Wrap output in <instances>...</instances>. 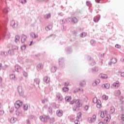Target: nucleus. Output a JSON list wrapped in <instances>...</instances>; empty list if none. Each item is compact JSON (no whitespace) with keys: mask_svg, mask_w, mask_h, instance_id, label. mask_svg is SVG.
<instances>
[{"mask_svg":"<svg viewBox=\"0 0 124 124\" xmlns=\"http://www.w3.org/2000/svg\"><path fill=\"white\" fill-rule=\"evenodd\" d=\"M79 107L78 106H75L73 108L74 111H78Z\"/></svg>","mask_w":124,"mask_h":124,"instance_id":"obj_45","label":"nucleus"},{"mask_svg":"<svg viewBox=\"0 0 124 124\" xmlns=\"http://www.w3.org/2000/svg\"><path fill=\"white\" fill-rule=\"evenodd\" d=\"M63 85L64 86H69V82L68 81L65 82L63 83Z\"/></svg>","mask_w":124,"mask_h":124,"instance_id":"obj_58","label":"nucleus"},{"mask_svg":"<svg viewBox=\"0 0 124 124\" xmlns=\"http://www.w3.org/2000/svg\"><path fill=\"white\" fill-rule=\"evenodd\" d=\"M19 2H21L22 4H25L27 2V0H20Z\"/></svg>","mask_w":124,"mask_h":124,"instance_id":"obj_53","label":"nucleus"},{"mask_svg":"<svg viewBox=\"0 0 124 124\" xmlns=\"http://www.w3.org/2000/svg\"><path fill=\"white\" fill-rule=\"evenodd\" d=\"M51 106H52V107L54 108V109H58L59 108V105L57 104H56V103H52L51 104Z\"/></svg>","mask_w":124,"mask_h":124,"instance_id":"obj_30","label":"nucleus"},{"mask_svg":"<svg viewBox=\"0 0 124 124\" xmlns=\"http://www.w3.org/2000/svg\"><path fill=\"white\" fill-rule=\"evenodd\" d=\"M56 98L59 101H62V94H61L60 93H57L56 94Z\"/></svg>","mask_w":124,"mask_h":124,"instance_id":"obj_13","label":"nucleus"},{"mask_svg":"<svg viewBox=\"0 0 124 124\" xmlns=\"http://www.w3.org/2000/svg\"><path fill=\"white\" fill-rule=\"evenodd\" d=\"M52 28H53V26L52 25H48L47 27H46V30L47 31H50V30H51L52 29Z\"/></svg>","mask_w":124,"mask_h":124,"instance_id":"obj_42","label":"nucleus"},{"mask_svg":"<svg viewBox=\"0 0 124 124\" xmlns=\"http://www.w3.org/2000/svg\"><path fill=\"white\" fill-rule=\"evenodd\" d=\"M99 64L101 66H102V65L103 64V59H101L100 60Z\"/></svg>","mask_w":124,"mask_h":124,"instance_id":"obj_59","label":"nucleus"},{"mask_svg":"<svg viewBox=\"0 0 124 124\" xmlns=\"http://www.w3.org/2000/svg\"><path fill=\"white\" fill-rule=\"evenodd\" d=\"M65 22V19H61L60 20V24L62 25L63 24H64Z\"/></svg>","mask_w":124,"mask_h":124,"instance_id":"obj_60","label":"nucleus"},{"mask_svg":"<svg viewBox=\"0 0 124 124\" xmlns=\"http://www.w3.org/2000/svg\"><path fill=\"white\" fill-rule=\"evenodd\" d=\"M102 98L103 100H108L109 97L107 95L104 94L102 96Z\"/></svg>","mask_w":124,"mask_h":124,"instance_id":"obj_34","label":"nucleus"},{"mask_svg":"<svg viewBox=\"0 0 124 124\" xmlns=\"http://www.w3.org/2000/svg\"><path fill=\"white\" fill-rule=\"evenodd\" d=\"M23 75L25 77H28V73L24 71L23 72Z\"/></svg>","mask_w":124,"mask_h":124,"instance_id":"obj_63","label":"nucleus"},{"mask_svg":"<svg viewBox=\"0 0 124 124\" xmlns=\"http://www.w3.org/2000/svg\"><path fill=\"white\" fill-rule=\"evenodd\" d=\"M44 81L45 82L46 84H48V83H50V78L48 77H45L44 78Z\"/></svg>","mask_w":124,"mask_h":124,"instance_id":"obj_25","label":"nucleus"},{"mask_svg":"<svg viewBox=\"0 0 124 124\" xmlns=\"http://www.w3.org/2000/svg\"><path fill=\"white\" fill-rule=\"evenodd\" d=\"M58 62L59 64V67L60 68H64L65 66V63H64V58L61 57L58 59Z\"/></svg>","mask_w":124,"mask_h":124,"instance_id":"obj_1","label":"nucleus"},{"mask_svg":"<svg viewBox=\"0 0 124 124\" xmlns=\"http://www.w3.org/2000/svg\"><path fill=\"white\" fill-rule=\"evenodd\" d=\"M86 84H87V82L86 81V80H82L80 81V83H79L80 87H85V86H86Z\"/></svg>","mask_w":124,"mask_h":124,"instance_id":"obj_15","label":"nucleus"},{"mask_svg":"<svg viewBox=\"0 0 124 124\" xmlns=\"http://www.w3.org/2000/svg\"><path fill=\"white\" fill-rule=\"evenodd\" d=\"M80 37H86L87 36V33L83 32L80 34Z\"/></svg>","mask_w":124,"mask_h":124,"instance_id":"obj_41","label":"nucleus"},{"mask_svg":"<svg viewBox=\"0 0 124 124\" xmlns=\"http://www.w3.org/2000/svg\"><path fill=\"white\" fill-rule=\"evenodd\" d=\"M4 13H8V11H9V8H6L4 9V10L3 11Z\"/></svg>","mask_w":124,"mask_h":124,"instance_id":"obj_50","label":"nucleus"},{"mask_svg":"<svg viewBox=\"0 0 124 124\" xmlns=\"http://www.w3.org/2000/svg\"><path fill=\"white\" fill-rule=\"evenodd\" d=\"M99 115H100L101 118H104L107 115V110H105V111H99Z\"/></svg>","mask_w":124,"mask_h":124,"instance_id":"obj_10","label":"nucleus"},{"mask_svg":"<svg viewBox=\"0 0 124 124\" xmlns=\"http://www.w3.org/2000/svg\"><path fill=\"white\" fill-rule=\"evenodd\" d=\"M81 116L82 113L81 112H78V113L76 119L75 121V124H80V121H79V120H80V118H81Z\"/></svg>","mask_w":124,"mask_h":124,"instance_id":"obj_7","label":"nucleus"},{"mask_svg":"<svg viewBox=\"0 0 124 124\" xmlns=\"http://www.w3.org/2000/svg\"><path fill=\"white\" fill-rule=\"evenodd\" d=\"M73 52V49L71 46H67L65 48V53L67 54H71Z\"/></svg>","mask_w":124,"mask_h":124,"instance_id":"obj_6","label":"nucleus"},{"mask_svg":"<svg viewBox=\"0 0 124 124\" xmlns=\"http://www.w3.org/2000/svg\"><path fill=\"white\" fill-rule=\"evenodd\" d=\"M27 40V36L22 34L21 36V43H24L25 41Z\"/></svg>","mask_w":124,"mask_h":124,"instance_id":"obj_23","label":"nucleus"},{"mask_svg":"<svg viewBox=\"0 0 124 124\" xmlns=\"http://www.w3.org/2000/svg\"><path fill=\"white\" fill-rule=\"evenodd\" d=\"M19 39H20V37L18 35H16L15 38V42L17 43L18 41H19Z\"/></svg>","mask_w":124,"mask_h":124,"instance_id":"obj_39","label":"nucleus"},{"mask_svg":"<svg viewBox=\"0 0 124 124\" xmlns=\"http://www.w3.org/2000/svg\"><path fill=\"white\" fill-rule=\"evenodd\" d=\"M99 77H100V78H102V79H107V78H108V76L104 74H100L99 75Z\"/></svg>","mask_w":124,"mask_h":124,"instance_id":"obj_26","label":"nucleus"},{"mask_svg":"<svg viewBox=\"0 0 124 124\" xmlns=\"http://www.w3.org/2000/svg\"><path fill=\"white\" fill-rule=\"evenodd\" d=\"M71 22L74 23V24H76L78 22V19L75 17H72L71 18Z\"/></svg>","mask_w":124,"mask_h":124,"instance_id":"obj_28","label":"nucleus"},{"mask_svg":"<svg viewBox=\"0 0 124 124\" xmlns=\"http://www.w3.org/2000/svg\"><path fill=\"white\" fill-rule=\"evenodd\" d=\"M112 62L113 63H116L118 61L117 60L116 58H113L112 59Z\"/></svg>","mask_w":124,"mask_h":124,"instance_id":"obj_55","label":"nucleus"},{"mask_svg":"<svg viewBox=\"0 0 124 124\" xmlns=\"http://www.w3.org/2000/svg\"><path fill=\"white\" fill-rule=\"evenodd\" d=\"M16 118H15L14 117H12L10 119V122L11 124H14V123H15V122H16Z\"/></svg>","mask_w":124,"mask_h":124,"instance_id":"obj_33","label":"nucleus"},{"mask_svg":"<svg viewBox=\"0 0 124 124\" xmlns=\"http://www.w3.org/2000/svg\"><path fill=\"white\" fill-rule=\"evenodd\" d=\"M115 112V108L114 107H110L109 113L110 114H113Z\"/></svg>","mask_w":124,"mask_h":124,"instance_id":"obj_36","label":"nucleus"},{"mask_svg":"<svg viewBox=\"0 0 124 124\" xmlns=\"http://www.w3.org/2000/svg\"><path fill=\"white\" fill-rule=\"evenodd\" d=\"M22 105H23V102L20 100L16 101L15 103V108L16 109H19Z\"/></svg>","mask_w":124,"mask_h":124,"instance_id":"obj_5","label":"nucleus"},{"mask_svg":"<svg viewBox=\"0 0 124 124\" xmlns=\"http://www.w3.org/2000/svg\"><path fill=\"white\" fill-rule=\"evenodd\" d=\"M99 83H100V79H96L93 82V86L96 87V86L99 84Z\"/></svg>","mask_w":124,"mask_h":124,"instance_id":"obj_14","label":"nucleus"},{"mask_svg":"<svg viewBox=\"0 0 124 124\" xmlns=\"http://www.w3.org/2000/svg\"><path fill=\"white\" fill-rule=\"evenodd\" d=\"M0 55H1V56L6 57V56H7V52H6L5 51H1Z\"/></svg>","mask_w":124,"mask_h":124,"instance_id":"obj_40","label":"nucleus"},{"mask_svg":"<svg viewBox=\"0 0 124 124\" xmlns=\"http://www.w3.org/2000/svg\"><path fill=\"white\" fill-rule=\"evenodd\" d=\"M34 82L37 84L39 85V83H40V79L39 78H35Z\"/></svg>","mask_w":124,"mask_h":124,"instance_id":"obj_43","label":"nucleus"},{"mask_svg":"<svg viewBox=\"0 0 124 124\" xmlns=\"http://www.w3.org/2000/svg\"><path fill=\"white\" fill-rule=\"evenodd\" d=\"M84 110L85 111H88L89 110V106L86 105L84 108Z\"/></svg>","mask_w":124,"mask_h":124,"instance_id":"obj_56","label":"nucleus"},{"mask_svg":"<svg viewBox=\"0 0 124 124\" xmlns=\"http://www.w3.org/2000/svg\"><path fill=\"white\" fill-rule=\"evenodd\" d=\"M10 79H12V80H15V75L12 74L10 76Z\"/></svg>","mask_w":124,"mask_h":124,"instance_id":"obj_49","label":"nucleus"},{"mask_svg":"<svg viewBox=\"0 0 124 124\" xmlns=\"http://www.w3.org/2000/svg\"><path fill=\"white\" fill-rule=\"evenodd\" d=\"M122 94V92H121V90H117L114 91V95L115 96H117V97H119Z\"/></svg>","mask_w":124,"mask_h":124,"instance_id":"obj_12","label":"nucleus"},{"mask_svg":"<svg viewBox=\"0 0 124 124\" xmlns=\"http://www.w3.org/2000/svg\"><path fill=\"white\" fill-rule=\"evenodd\" d=\"M120 86V82L119 81H116L113 83V87L115 88H118Z\"/></svg>","mask_w":124,"mask_h":124,"instance_id":"obj_35","label":"nucleus"},{"mask_svg":"<svg viewBox=\"0 0 124 124\" xmlns=\"http://www.w3.org/2000/svg\"><path fill=\"white\" fill-rule=\"evenodd\" d=\"M110 120H111V117L110 115H107L106 118L104 120V124H109V122H110Z\"/></svg>","mask_w":124,"mask_h":124,"instance_id":"obj_9","label":"nucleus"},{"mask_svg":"<svg viewBox=\"0 0 124 124\" xmlns=\"http://www.w3.org/2000/svg\"><path fill=\"white\" fill-rule=\"evenodd\" d=\"M56 115L58 117H62V110H57Z\"/></svg>","mask_w":124,"mask_h":124,"instance_id":"obj_20","label":"nucleus"},{"mask_svg":"<svg viewBox=\"0 0 124 124\" xmlns=\"http://www.w3.org/2000/svg\"><path fill=\"white\" fill-rule=\"evenodd\" d=\"M8 54L10 55V56H12V55H14V51L12 50H9L8 51Z\"/></svg>","mask_w":124,"mask_h":124,"instance_id":"obj_38","label":"nucleus"},{"mask_svg":"<svg viewBox=\"0 0 124 124\" xmlns=\"http://www.w3.org/2000/svg\"><path fill=\"white\" fill-rule=\"evenodd\" d=\"M51 72H52V73H54V72H56V71H57V66H53L51 68Z\"/></svg>","mask_w":124,"mask_h":124,"instance_id":"obj_29","label":"nucleus"},{"mask_svg":"<svg viewBox=\"0 0 124 124\" xmlns=\"http://www.w3.org/2000/svg\"><path fill=\"white\" fill-rule=\"evenodd\" d=\"M65 101H67V102H69V101L71 100V96H69L65 97Z\"/></svg>","mask_w":124,"mask_h":124,"instance_id":"obj_37","label":"nucleus"},{"mask_svg":"<svg viewBox=\"0 0 124 124\" xmlns=\"http://www.w3.org/2000/svg\"><path fill=\"white\" fill-rule=\"evenodd\" d=\"M75 103L78 106V107H81L82 106V103H81V100L78 99L75 100Z\"/></svg>","mask_w":124,"mask_h":124,"instance_id":"obj_17","label":"nucleus"},{"mask_svg":"<svg viewBox=\"0 0 124 124\" xmlns=\"http://www.w3.org/2000/svg\"><path fill=\"white\" fill-rule=\"evenodd\" d=\"M10 26H11L13 29H15V28H17L18 24L15 22V20H12L11 21Z\"/></svg>","mask_w":124,"mask_h":124,"instance_id":"obj_11","label":"nucleus"},{"mask_svg":"<svg viewBox=\"0 0 124 124\" xmlns=\"http://www.w3.org/2000/svg\"><path fill=\"white\" fill-rule=\"evenodd\" d=\"M86 5H87V6H89V7H90V6H92V3H91V1H87Z\"/></svg>","mask_w":124,"mask_h":124,"instance_id":"obj_51","label":"nucleus"},{"mask_svg":"<svg viewBox=\"0 0 124 124\" xmlns=\"http://www.w3.org/2000/svg\"><path fill=\"white\" fill-rule=\"evenodd\" d=\"M97 104L96 106L97 108L99 109H100L101 108V101L100 100H98V101L96 103Z\"/></svg>","mask_w":124,"mask_h":124,"instance_id":"obj_24","label":"nucleus"},{"mask_svg":"<svg viewBox=\"0 0 124 124\" xmlns=\"http://www.w3.org/2000/svg\"><path fill=\"white\" fill-rule=\"evenodd\" d=\"M103 88H105V89H109L110 88V84L109 83H106L102 85Z\"/></svg>","mask_w":124,"mask_h":124,"instance_id":"obj_32","label":"nucleus"},{"mask_svg":"<svg viewBox=\"0 0 124 124\" xmlns=\"http://www.w3.org/2000/svg\"><path fill=\"white\" fill-rule=\"evenodd\" d=\"M12 50L13 51H14V50H18V46L14 45L12 46Z\"/></svg>","mask_w":124,"mask_h":124,"instance_id":"obj_47","label":"nucleus"},{"mask_svg":"<svg viewBox=\"0 0 124 124\" xmlns=\"http://www.w3.org/2000/svg\"><path fill=\"white\" fill-rule=\"evenodd\" d=\"M44 18L46 19H49V18H51V14L50 13L46 14L44 16Z\"/></svg>","mask_w":124,"mask_h":124,"instance_id":"obj_31","label":"nucleus"},{"mask_svg":"<svg viewBox=\"0 0 124 124\" xmlns=\"http://www.w3.org/2000/svg\"><path fill=\"white\" fill-rule=\"evenodd\" d=\"M89 72L93 73V74H96L98 71H99V68L97 66H95L93 68H90L89 69Z\"/></svg>","mask_w":124,"mask_h":124,"instance_id":"obj_3","label":"nucleus"},{"mask_svg":"<svg viewBox=\"0 0 124 124\" xmlns=\"http://www.w3.org/2000/svg\"><path fill=\"white\" fill-rule=\"evenodd\" d=\"M90 44L92 46H94V45H95V41H94V40H91Z\"/></svg>","mask_w":124,"mask_h":124,"instance_id":"obj_44","label":"nucleus"},{"mask_svg":"<svg viewBox=\"0 0 124 124\" xmlns=\"http://www.w3.org/2000/svg\"><path fill=\"white\" fill-rule=\"evenodd\" d=\"M16 115L18 117H22L23 116V112L21 110H18L16 111Z\"/></svg>","mask_w":124,"mask_h":124,"instance_id":"obj_27","label":"nucleus"},{"mask_svg":"<svg viewBox=\"0 0 124 124\" xmlns=\"http://www.w3.org/2000/svg\"><path fill=\"white\" fill-rule=\"evenodd\" d=\"M15 71H16V72H19V71L21 70V67L19 65L16 64L15 66Z\"/></svg>","mask_w":124,"mask_h":124,"instance_id":"obj_19","label":"nucleus"},{"mask_svg":"<svg viewBox=\"0 0 124 124\" xmlns=\"http://www.w3.org/2000/svg\"><path fill=\"white\" fill-rule=\"evenodd\" d=\"M23 108H24V110H28L29 107L28 106V105L24 104L23 106Z\"/></svg>","mask_w":124,"mask_h":124,"instance_id":"obj_52","label":"nucleus"},{"mask_svg":"<svg viewBox=\"0 0 124 124\" xmlns=\"http://www.w3.org/2000/svg\"><path fill=\"white\" fill-rule=\"evenodd\" d=\"M42 68H43V64L42 63H39L37 65L36 69L38 71H39V70H41V69H42Z\"/></svg>","mask_w":124,"mask_h":124,"instance_id":"obj_21","label":"nucleus"},{"mask_svg":"<svg viewBox=\"0 0 124 124\" xmlns=\"http://www.w3.org/2000/svg\"><path fill=\"white\" fill-rule=\"evenodd\" d=\"M50 37H51L52 38V39H54L55 38V37H56V35L51 34V35L47 36V38H50Z\"/></svg>","mask_w":124,"mask_h":124,"instance_id":"obj_48","label":"nucleus"},{"mask_svg":"<svg viewBox=\"0 0 124 124\" xmlns=\"http://www.w3.org/2000/svg\"><path fill=\"white\" fill-rule=\"evenodd\" d=\"M120 118L122 121H124V114H122L120 115Z\"/></svg>","mask_w":124,"mask_h":124,"instance_id":"obj_64","label":"nucleus"},{"mask_svg":"<svg viewBox=\"0 0 124 124\" xmlns=\"http://www.w3.org/2000/svg\"><path fill=\"white\" fill-rule=\"evenodd\" d=\"M98 101V100H97V97H95L94 98H93V103H96Z\"/></svg>","mask_w":124,"mask_h":124,"instance_id":"obj_54","label":"nucleus"},{"mask_svg":"<svg viewBox=\"0 0 124 124\" xmlns=\"http://www.w3.org/2000/svg\"><path fill=\"white\" fill-rule=\"evenodd\" d=\"M87 60L89 62L90 65L93 66V65H95V64H96L95 62H94L93 59L91 57L88 56Z\"/></svg>","mask_w":124,"mask_h":124,"instance_id":"obj_4","label":"nucleus"},{"mask_svg":"<svg viewBox=\"0 0 124 124\" xmlns=\"http://www.w3.org/2000/svg\"><path fill=\"white\" fill-rule=\"evenodd\" d=\"M4 114V110H0V116H2Z\"/></svg>","mask_w":124,"mask_h":124,"instance_id":"obj_62","label":"nucleus"},{"mask_svg":"<svg viewBox=\"0 0 124 124\" xmlns=\"http://www.w3.org/2000/svg\"><path fill=\"white\" fill-rule=\"evenodd\" d=\"M65 21L67 23H69V22H71V18H67Z\"/></svg>","mask_w":124,"mask_h":124,"instance_id":"obj_57","label":"nucleus"},{"mask_svg":"<svg viewBox=\"0 0 124 124\" xmlns=\"http://www.w3.org/2000/svg\"><path fill=\"white\" fill-rule=\"evenodd\" d=\"M95 121H96V116L95 115H93L92 117L88 118V122L90 124H92V123H94Z\"/></svg>","mask_w":124,"mask_h":124,"instance_id":"obj_8","label":"nucleus"},{"mask_svg":"<svg viewBox=\"0 0 124 124\" xmlns=\"http://www.w3.org/2000/svg\"><path fill=\"white\" fill-rule=\"evenodd\" d=\"M62 90L63 91V92H68L69 91V89H68V87H64L62 88Z\"/></svg>","mask_w":124,"mask_h":124,"instance_id":"obj_46","label":"nucleus"},{"mask_svg":"<svg viewBox=\"0 0 124 124\" xmlns=\"http://www.w3.org/2000/svg\"><path fill=\"white\" fill-rule=\"evenodd\" d=\"M93 21L95 23H98V22L99 21V20H100V16H95L93 19Z\"/></svg>","mask_w":124,"mask_h":124,"instance_id":"obj_22","label":"nucleus"},{"mask_svg":"<svg viewBox=\"0 0 124 124\" xmlns=\"http://www.w3.org/2000/svg\"><path fill=\"white\" fill-rule=\"evenodd\" d=\"M17 90L19 95H23V89H22V86H18Z\"/></svg>","mask_w":124,"mask_h":124,"instance_id":"obj_16","label":"nucleus"},{"mask_svg":"<svg viewBox=\"0 0 124 124\" xmlns=\"http://www.w3.org/2000/svg\"><path fill=\"white\" fill-rule=\"evenodd\" d=\"M26 47H27V46H26V45H24L23 46H21V50H25V49H26Z\"/></svg>","mask_w":124,"mask_h":124,"instance_id":"obj_61","label":"nucleus"},{"mask_svg":"<svg viewBox=\"0 0 124 124\" xmlns=\"http://www.w3.org/2000/svg\"><path fill=\"white\" fill-rule=\"evenodd\" d=\"M30 36H31V37H32V38H34V39H35L37 38V37H38V35L35 34V33H34V32H31L30 33Z\"/></svg>","mask_w":124,"mask_h":124,"instance_id":"obj_18","label":"nucleus"},{"mask_svg":"<svg viewBox=\"0 0 124 124\" xmlns=\"http://www.w3.org/2000/svg\"><path fill=\"white\" fill-rule=\"evenodd\" d=\"M40 120L43 123H46L48 120L50 119V116L49 115H42L39 117Z\"/></svg>","mask_w":124,"mask_h":124,"instance_id":"obj_2","label":"nucleus"}]
</instances>
